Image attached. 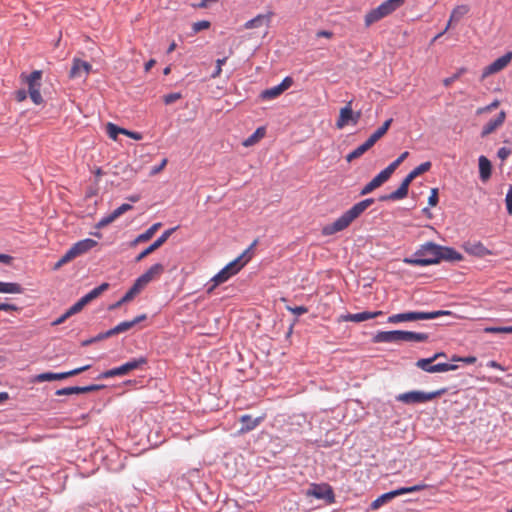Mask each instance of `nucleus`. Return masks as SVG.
I'll return each mask as SVG.
<instances>
[{"instance_id": "obj_1", "label": "nucleus", "mask_w": 512, "mask_h": 512, "mask_svg": "<svg viewBox=\"0 0 512 512\" xmlns=\"http://www.w3.org/2000/svg\"><path fill=\"white\" fill-rule=\"evenodd\" d=\"M374 203L373 198L364 199L355 205H353L349 210L344 212L339 218H337L331 224L325 225L322 228V234L324 236H330L337 232L345 230L350 224L356 220L360 215H362L368 207H370Z\"/></svg>"}, {"instance_id": "obj_2", "label": "nucleus", "mask_w": 512, "mask_h": 512, "mask_svg": "<svg viewBox=\"0 0 512 512\" xmlns=\"http://www.w3.org/2000/svg\"><path fill=\"white\" fill-rule=\"evenodd\" d=\"M257 241L255 240L250 247L245 250L237 259L230 262L226 265L222 270H220L213 278V285L208 288L207 292L211 293L216 286L226 282L230 277L235 275L240 271V269L250 260L251 256L249 255L250 251L256 246Z\"/></svg>"}, {"instance_id": "obj_3", "label": "nucleus", "mask_w": 512, "mask_h": 512, "mask_svg": "<svg viewBox=\"0 0 512 512\" xmlns=\"http://www.w3.org/2000/svg\"><path fill=\"white\" fill-rule=\"evenodd\" d=\"M441 246L433 242H427L410 258H405L404 262L414 266H427L440 262Z\"/></svg>"}, {"instance_id": "obj_4", "label": "nucleus", "mask_w": 512, "mask_h": 512, "mask_svg": "<svg viewBox=\"0 0 512 512\" xmlns=\"http://www.w3.org/2000/svg\"><path fill=\"white\" fill-rule=\"evenodd\" d=\"M403 4L399 0H386L379 6L368 11L364 16L365 27H370L374 23L388 17L399 9Z\"/></svg>"}, {"instance_id": "obj_5", "label": "nucleus", "mask_w": 512, "mask_h": 512, "mask_svg": "<svg viewBox=\"0 0 512 512\" xmlns=\"http://www.w3.org/2000/svg\"><path fill=\"white\" fill-rule=\"evenodd\" d=\"M97 245V241L86 238L74 243L68 251L55 263L54 269L57 270L63 265L71 262L73 259L84 255Z\"/></svg>"}, {"instance_id": "obj_6", "label": "nucleus", "mask_w": 512, "mask_h": 512, "mask_svg": "<svg viewBox=\"0 0 512 512\" xmlns=\"http://www.w3.org/2000/svg\"><path fill=\"white\" fill-rule=\"evenodd\" d=\"M447 392L446 388H441L432 392H424V391H409L405 393H401L396 396V400L407 405L412 404H422L429 401H432Z\"/></svg>"}, {"instance_id": "obj_7", "label": "nucleus", "mask_w": 512, "mask_h": 512, "mask_svg": "<svg viewBox=\"0 0 512 512\" xmlns=\"http://www.w3.org/2000/svg\"><path fill=\"white\" fill-rule=\"evenodd\" d=\"M428 487H429V485H427L425 483H419V484H416L414 486L401 487V488H398L396 490L384 493V494L380 495L378 498H376L371 503L370 508L372 510H377L381 506H383L384 504L390 502L391 500H393L397 496H401V495L408 494V493L422 491V490H424V489H426Z\"/></svg>"}, {"instance_id": "obj_8", "label": "nucleus", "mask_w": 512, "mask_h": 512, "mask_svg": "<svg viewBox=\"0 0 512 512\" xmlns=\"http://www.w3.org/2000/svg\"><path fill=\"white\" fill-rule=\"evenodd\" d=\"M451 315L450 311L438 310L432 312H406L394 314L388 318L389 323H399L405 321L430 320L440 316Z\"/></svg>"}, {"instance_id": "obj_9", "label": "nucleus", "mask_w": 512, "mask_h": 512, "mask_svg": "<svg viewBox=\"0 0 512 512\" xmlns=\"http://www.w3.org/2000/svg\"><path fill=\"white\" fill-rule=\"evenodd\" d=\"M164 270L165 268L161 263L152 265L145 273L135 280L130 288V294H140L151 281L158 279L164 273Z\"/></svg>"}, {"instance_id": "obj_10", "label": "nucleus", "mask_w": 512, "mask_h": 512, "mask_svg": "<svg viewBox=\"0 0 512 512\" xmlns=\"http://www.w3.org/2000/svg\"><path fill=\"white\" fill-rule=\"evenodd\" d=\"M440 354H434L430 358H422L417 360L415 363L416 367L419 369L428 372V373H441L447 372L457 369V365L448 364V363H437L434 362L439 358Z\"/></svg>"}, {"instance_id": "obj_11", "label": "nucleus", "mask_w": 512, "mask_h": 512, "mask_svg": "<svg viewBox=\"0 0 512 512\" xmlns=\"http://www.w3.org/2000/svg\"><path fill=\"white\" fill-rule=\"evenodd\" d=\"M42 72L39 70L33 71L27 77L28 92L31 100L34 104L40 105L43 102V98L40 93Z\"/></svg>"}, {"instance_id": "obj_12", "label": "nucleus", "mask_w": 512, "mask_h": 512, "mask_svg": "<svg viewBox=\"0 0 512 512\" xmlns=\"http://www.w3.org/2000/svg\"><path fill=\"white\" fill-rule=\"evenodd\" d=\"M307 496H312L316 499L325 500L331 504L335 501V495L332 487L329 484H311L310 488L306 492Z\"/></svg>"}, {"instance_id": "obj_13", "label": "nucleus", "mask_w": 512, "mask_h": 512, "mask_svg": "<svg viewBox=\"0 0 512 512\" xmlns=\"http://www.w3.org/2000/svg\"><path fill=\"white\" fill-rule=\"evenodd\" d=\"M89 368H90V365H85V366H82V367H79V368H76V369H73V370H70L67 372H62V373H52V372L41 373L36 376V381L37 382H45V381L63 380L68 377L78 375V374L88 370Z\"/></svg>"}, {"instance_id": "obj_14", "label": "nucleus", "mask_w": 512, "mask_h": 512, "mask_svg": "<svg viewBox=\"0 0 512 512\" xmlns=\"http://www.w3.org/2000/svg\"><path fill=\"white\" fill-rule=\"evenodd\" d=\"M292 84L293 79L291 77H285L279 85L262 91L260 97L262 100H273L279 97L284 91L289 89Z\"/></svg>"}, {"instance_id": "obj_15", "label": "nucleus", "mask_w": 512, "mask_h": 512, "mask_svg": "<svg viewBox=\"0 0 512 512\" xmlns=\"http://www.w3.org/2000/svg\"><path fill=\"white\" fill-rule=\"evenodd\" d=\"M512 61V52H507L503 56L493 61L490 65L485 67L482 73V78H486L489 75L498 73L508 66Z\"/></svg>"}, {"instance_id": "obj_16", "label": "nucleus", "mask_w": 512, "mask_h": 512, "mask_svg": "<svg viewBox=\"0 0 512 512\" xmlns=\"http://www.w3.org/2000/svg\"><path fill=\"white\" fill-rule=\"evenodd\" d=\"M176 229H177V227H174V228H170V229L164 231L163 234L157 240H155L150 246L145 248L141 253H139L136 256V258H135L136 262L142 261L148 255H150L151 253L156 251L158 248H160L168 240V238L172 235V233Z\"/></svg>"}, {"instance_id": "obj_17", "label": "nucleus", "mask_w": 512, "mask_h": 512, "mask_svg": "<svg viewBox=\"0 0 512 512\" xmlns=\"http://www.w3.org/2000/svg\"><path fill=\"white\" fill-rule=\"evenodd\" d=\"M360 118V112L354 114L352 110V102H348V104L340 109L339 117L336 121V127L338 129L344 128L350 121L354 124L358 122Z\"/></svg>"}, {"instance_id": "obj_18", "label": "nucleus", "mask_w": 512, "mask_h": 512, "mask_svg": "<svg viewBox=\"0 0 512 512\" xmlns=\"http://www.w3.org/2000/svg\"><path fill=\"white\" fill-rule=\"evenodd\" d=\"M391 176L392 174L385 168L361 189L360 195L365 196L370 194L388 181Z\"/></svg>"}, {"instance_id": "obj_19", "label": "nucleus", "mask_w": 512, "mask_h": 512, "mask_svg": "<svg viewBox=\"0 0 512 512\" xmlns=\"http://www.w3.org/2000/svg\"><path fill=\"white\" fill-rule=\"evenodd\" d=\"M91 69L92 66L88 62L78 58H74L72 62V67L69 72V77L72 79L81 77L86 78L90 73Z\"/></svg>"}, {"instance_id": "obj_20", "label": "nucleus", "mask_w": 512, "mask_h": 512, "mask_svg": "<svg viewBox=\"0 0 512 512\" xmlns=\"http://www.w3.org/2000/svg\"><path fill=\"white\" fill-rule=\"evenodd\" d=\"M506 119V112L500 111L494 119L488 121L482 128L481 137L485 138L500 128Z\"/></svg>"}, {"instance_id": "obj_21", "label": "nucleus", "mask_w": 512, "mask_h": 512, "mask_svg": "<svg viewBox=\"0 0 512 512\" xmlns=\"http://www.w3.org/2000/svg\"><path fill=\"white\" fill-rule=\"evenodd\" d=\"M463 248L468 254L477 257L492 255V251L485 247V245L480 241L467 242L464 244Z\"/></svg>"}, {"instance_id": "obj_22", "label": "nucleus", "mask_w": 512, "mask_h": 512, "mask_svg": "<svg viewBox=\"0 0 512 512\" xmlns=\"http://www.w3.org/2000/svg\"><path fill=\"white\" fill-rule=\"evenodd\" d=\"M101 387H102L101 385H96V384L89 385V386H84V387H78V386H75V387H65V388H62V389H58L56 391V395L62 396V395H72V394H83V393L97 391Z\"/></svg>"}, {"instance_id": "obj_23", "label": "nucleus", "mask_w": 512, "mask_h": 512, "mask_svg": "<svg viewBox=\"0 0 512 512\" xmlns=\"http://www.w3.org/2000/svg\"><path fill=\"white\" fill-rule=\"evenodd\" d=\"M381 315H383L382 311H375V312L364 311V312L355 313V314H347V315L342 316L341 318L343 321L358 323V322H363V321H366L369 319L376 318Z\"/></svg>"}, {"instance_id": "obj_24", "label": "nucleus", "mask_w": 512, "mask_h": 512, "mask_svg": "<svg viewBox=\"0 0 512 512\" xmlns=\"http://www.w3.org/2000/svg\"><path fill=\"white\" fill-rule=\"evenodd\" d=\"M272 16H273L272 12H269L266 14H258L253 19L247 21L243 27H244V29H254V28H258L262 25H266L268 27L270 25Z\"/></svg>"}, {"instance_id": "obj_25", "label": "nucleus", "mask_w": 512, "mask_h": 512, "mask_svg": "<svg viewBox=\"0 0 512 512\" xmlns=\"http://www.w3.org/2000/svg\"><path fill=\"white\" fill-rule=\"evenodd\" d=\"M374 342H376V343L400 342V330L378 332L374 336Z\"/></svg>"}, {"instance_id": "obj_26", "label": "nucleus", "mask_w": 512, "mask_h": 512, "mask_svg": "<svg viewBox=\"0 0 512 512\" xmlns=\"http://www.w3.org/2000/svg\"><path fill=\"white\" fill-rule=\"evenodd\" d=\"M263 419H264L263 416L257 417V418H252L248 414L242 415L240 417V422L243 424V426L240 429V433H246V432L252 431L263 421Z\"/></svg>"}, {"instance_id": "obj_27", "label": "nucleus", "mask_w": 512, "mask_h": 512, "mask_svg": "<svg viewBox=\"0 0 512 512\" xmlns=\"http://www.w3.org/2000/svg\"><path fill=\"white\" fill-rule=\"evenodd\" d=\"M161 226L162 224L160 222L153 224L145 232L139 234L132 242V245L149 241Z\"/></svg>"}, {"instance_id": "obj_28", "label": "nucleus", "mask_w": 512, "mask_h": 512, "mask_svg": "<svg viewBox=\"0 0 512 512\" xmlns=\"http://www.w3.org/2000/svg\"><path fill=\"white\" fill-rule=\"evenodd\" d=\"M145 319H146V315L142 314L140 316H137L136 318H134L131 321H123V322L119 323L118 325H116L113 328L114 333L116 335V334H119V333L126 332L129 329H131L132 327H134L137 323H139V322H141V321H143Z\"/></svg>"}, {"instance_id": "obj_29", "label": "nucleus", "mask_w": 512, "mask_h": 512, "mask_svg": "<svg viewBox=\"0 0 512 512\" xmlns=\"http://www.w3.org/2000/svg\"><path fill=\"white\" fill-rule=\"evenodd\" d=\"M462 259H463V256L459 252H457L455 249H453L451 247L441 246L440 261L446 260V261L458 262V261H461Z\"/></svg>"}, {"instance_id": "obj_30", "label": "nucleus", "mask_w": 512, "mask_h": 512, "mask_svg": "<svg viewBox=\"0 0 512 512\" xmlns=\"http://www.w3.org/2000/svg\"><path fill=\"white\" fill-rule=\"evenodd\" d=\"M428 339V335L426 333H417L411 331H400V342H424Z\"/></svg>"}, {"instance_id": "obj_31", "label": "nucleus", "mask_w": 512, "mask_h": 512, "mask_svg": "<svg viewBox=\"0 0 512 512\" xmlns=\"http://www.w3.org/2000/svg\"><path fill=\"white\" fill-rule=\"evenodd\" d=\"M393 122V119L392 118H389L388 120H386L382 126H380L376 131H374L370 136L369 138L367 139L368 141H370L373 145H375V143L380 140L388 131L389 127L391 126Z\"/></svg>"}, {"instance_id": "obj_32", "label": "nucleus", "mask_w": 512, "mask_h": 512, "mask_svg": "<svg viewBox=\"0 0 512 512\" xmlns=\"http://www.w3.org/2000/svg\"><path fill=\"white\" fill-rule=\"evenodd\" d=\"M479 174L484 182L491 176V162L485 156L479 157Z\"/></svg>"}, {"instance_id": "obj_33", "label": "nucleus", "mask_w": 512, "mask_h": 512, "mask_svg": "<svg viewBox=\"0 0 512 512\" xmlns=\"http://www.w3.org/2000/svg\"><path fill=\"white\" fill-rule=\"evenodd\" d=\"M374 145L366 140L363 144H361L360 146H358L356 149H354L352 152H350L347 156H346V160L348 162H351L352 160L354 159H357L359 157H361L365 152H367L369 149H371Z\"/></svg>"}, {"instance_id": "obj_34", "label": "nucleus", "mask_w": 512, "mask_h": 512, "mask_svg": "<svg viewBox=\"0 0 512 512\" xmlns=\"http://www.w3.org/2000/svg\"><path fill=\"white\" fill-rule=\"evenodd\" d=\"M408 190L404 186H399V188L388 195H384L380 197L381 201H395L404 199L408 195Z\"/></svg>"}, {"instance_id": "obj_35", "label": "nucleus", "mask_w": 512, "mask_h": 512, "mask_svg": "<svg viewBox=\"0 0 512 512\" xmlns=\"http://www.w3.org/2000/svg\"><path fill=\"white\" fill-rule=\"evenodd\" d=\"M266 134L264 127H259L255 132L243 141V146L250 147L258 143Z\"/></svg>"}, {"instance_id": "obj_36", "label": "nucleus", "mask_w": 512, "mask_h": 512, "mask_svg": "<svg viewBox=\"0 0 512 512\" xmlns=\"http://www.w3.org/2000/svg\"><path fill=\"white\" fill-rule=\"evenodd\" d=\"M22 290L21 285L18 283L0 281V293L19 294Z\"/></svg>"}, {"instance_id": "obj_37", "label": "nucleus", "mask_w": 512, "mask_h": 512, "mask_svg": "<svg viewBox=\"0 0 512 512\" xmlns=\"http://www.w3.org/2000/svg\"><path fill=\"white\" fill-rule=\"evenodd\" d=\"M109 287V284L108 283H102L101 285H99L98 287H95L94 289H92L89 293H87L85 296H83L84 300L87 302V304L89 302H91L92 300L96 299L97 297H99L104 291H106Z\"/></svg>"}, {"instance_id": "obj_38", "label": "nucleus", "mask_w": 512, "mask_h": 512, "mask_svg": "<svg viewBox=\"0 0 512 512\" xmlns=\"http://www.w3.org/2000/svg\"><path fill=\"white\" fill-rule=\"evenodd\" d=\"M128 373L129 372L127 371L126 365L123 364V365H121L119 367H115L113 369H110V370H107V371L103 372L100 375V378L107 379V378H112V377H115V376H123V375H126Z\"/></svg>"}, {"instance_id": "obj_39", "label": "nucleus", "mask_w": 512, "mask_h": 512, "mask_svg": "<svg viewBox=\"0 0 512 512\" xmlns=\"http://www.w3.org/2000/svg\"><path fill=\"white\" fill-rule=\"evenodd\" d=\"M469 12L468 5H458L456 6L450 15V22L459 21L463 16H465Z\"/></svg>"}, {"instance_id": "obj_40", "label": "nucleus", "mask_w": 512, "mask_h": 512, "mask_svg": "<svg viewBox=\"0 0 512 512\" xmlns=\"http://www.w3.org/2000/svg\"><path fill=\"white\" fill-rule=\"evenodd\" d=\"M146 363L147 359L145 357H139L132 359L124 364L126 365L127 371L131 372L133 370L141 368L142 366L146 365Z\"/></svg>"}, {"instance_id": "obj_41", "label": "nucleus", "mask_w": 512, "mask_h": 512, "mask_svg": "<svg viewBox=\"0 0 512 512\" xmlns=\"http://www.w3.org/2000/svg\"><path fill=\"white\" fill-rule=\"evenodd\" d=\"M409 153L407 151L403 152L396 160H394L391 164H389L386 169L393 174L394 171L399 167V165L408 157Z\"/></svg>"}, {"instance_id": "obj_42", "label": "nucleus", "mask_w": 512, "mask_h": 512, "mask_svg": "<svg viewBox=\"0 0 512 512\" xmlns=\"http://www.w3.org/2000/svg\"><path fill=\"white\" fill-rule=\"evenodd\" d=\"M106 131L111 139L116 140L118 134H122L123 128L109 122L106 126Z\"/></svg>"}, {"instance_id": "obj_43", "label": "nucleus", "mask_w": 512, "mask_h": 512, "mask_svg": "<svg viewBox=\"0 0 512 512\" xmlns=\"http://www.w3.org/2000/svg\"><path fill=\"white\" fill-rule=\"evenodd\" d=\"M87 305V302L84 300V298H80L75 304H73L68 310V315L72 316L74 314L79 313L85 306Z\"/></svg>"}, {"instance_id": "obj_44", "label": "nucleus", "mask_w": 512, "mask_h": 512, "mask_svg": "<svg viewBox=\"0 0 512 512\" xmlns=\"http://www.w3.org/2000/svg\"><path fill=\"white\" fill-rule=\"evenodd\" d=\"M137 295H139L138 293H133V294H130V289L125 293V295L118 301L116 302L115 304H113L110 309H115V308H118L120 307L121 305H123L124 303H127V302H130L132 301Z\"/></svg>"}, {"instance_id": "obj_45", "label": "nucleus", "mask_w": 512, "mask_h": 512, "mask_svg": "<svg viewBox=\"0 0 512 512\" xmlns=\"http://www.w3.org/2000/svg\"><path fill=\"white\" fill-rule=\"evenodd\" d=\"M486 333L491 334H499V333H506V334H512V326H505V327H486L484 329Z\"/></svg>"}, {"instance_id": "obj_46", "label": "nucleus", "mask_w": 512, "mask_h": 512, "mask_svg": "<svg viewBox=\"0 0 512 512\" xmlns=\"http://www.w3.org/2000/svg\"><path fill=\"white\" fill-rule=\"evenodd\" d=\"M431 165H432V164H431V162H430V161H426V162H424V163L420 164L419 166H417L416 168H414V169L412 170V172H413V174H414L416 177H418L419 175H421V174H423V173H425V172L429 171V170H430V168H431Z\"/></svg>"}, {"instance_id": "obj_47", "label": "nucleus", "mask_w": 512, "mask_h": 512, "mask_svg": "<svg viewBox=\"0 0 512 512\" xmlns=\"http://www.w3.org/2000/svg\"><path fill=\"white\" fill-rule=\"evenodd\" d=\"M182 98L181 93L175 92L163 96V101L166 105H170Z\"/></svg>"}, {"instance_id": "obj_48", "label": "nucleus", "mask_w": 512, "mask_h": 512, "mask_svg": "<svg viewBox=\"0 0 512 512\" xmlns=\"http://www.w3.org/2000/svg\"><path fill=\"white\" fill-rule=\"evenodd\" d=\"M499 104H500L499 101L495 100V101H493L492 103H490L489 105H487L485 107L478 108L476 113L478 115H480V114H483V113L491 112L492 110L498 108Z\"/></svg>"}, {"instance_id": "obj_49", "label": "nucleus", "mask_w": 512, "mask_h": 512, "mask_svg": "<svg viewBox=\"0 0 512 512\" xmlns=\"http://www.w3.org/2000/svg\"><path fill=\"white\" fill-rule=\"evenodd\" d=\"M132 209V205L124 203L120 205L117 209H115L112 213L114 214V217L118 218L121 215H123L125 212Z\"/></svg>"}, {"instance_id": "obj_50", "label": "nucleus", "mask_w": 512, "mask_h": 512, "mask_svg": "<svg viewBox=\"0 0 512 512\" xmlns=\"http://www.w3.org/2000/svg\"><path fill=\"white\" fill-rule=\"evenodd\" d=\"M228 57H224L222 59H217L216 61V69L212 74V78H217L220 76L222 72V66L226 63Z\"/></svg>"}, {"instance_id": "obj_51", "label": "nucleus", "mask_w": 512, "mask_h": 512, "mask_svg": "<svg viewBox=\"0 0 512 512\" xmlns=\"http://www.w3.org/2000/svg\"><path fill=\"white\" fill-rule=\"evenodd\" d=\"M209 27H210V22L209 21H206V20L198 21V22L193 24V31L195 33H197V32H200L202 30L208 29Z\"/></svg>"}, {"instance_id": "obj_52", "label": "nucleus", "mask_w": 512, "mask_h": 512, "mask_svg": "<svg viewBox=\"0 0 512 512\" xmlns=\"http://www.w3.org/2000/svg\"><path fill=\"white\" fill-rule=\"evenodd\" d=\"M116 219H117V218H116V217H114V214H113V213H111V214H109L108 216L103 217V218L98 222L97 227H98V228H103V227H105V226L109 225L110 223H112L113 221H115Z\"/></svg>"}, {"instance_id": "obj_53", "label": "nucleus", "mask_w": 512, "mask_h": 512, "mask_svg": "<svg viewBox=\"0 0 512 512\" xmlns=\"http://www.w3.org/2000/svg\"><path fill=\"white\" fill-rule=\"evenodd\" d=\"M507 212L509 215H512V185L509 186V189L505 198Z\"/></svg>"}, {"instance_id": "obj_54", "label": "nucleus", "mask_w": 512, "mask_h": 512, "mask_svg": "<svg viewBox=\"0 0 512 512\" xmlns=\"http://www.w3.org/2000/svg\"><path fill=\"white\" fill-rule=\"evenodd\" d=\"M438 200H439V198H438V189L437 188H433L431 190V194H430V196L428 198V203H429L430 206L434 207V206L437 205Z\"/></svg>"}, {"instance_id": "obj_55", "label": "nucleus", "mask_w": 512, "mask_h": 512, "mask_svg": "<svg viewBox=\"0 0 512 512\" xmlns=\"http://www.w3.org/2000/svg\"><path fill=\"white\" fill-rule=\"evenodd\" d=\"M287 309L297 316L308 312V308L305 306L287 307Z\"/></svg>"}, {"instance_id": "obj_56", "label": "nucleus", "mask_w": 512, "mask_h": 512, "mask_svg": "<svg viewBox=\"0 0 512 512\" xmlns=\"http://www.w3.org/2000/svg\"><path fill=\"white\" fill-rule=\"evenodd\" d=\"M452 360L456 361V362H463V363H466V364H473V363L476 362V357H474V356L453 357Z\"/></svg>"}, {"instance_id": "obj_57", "label": "nucleus", "mask_w": 512, "mask_h": 512, "mask_svg": "<svg viewBox=\"0 0 512 512\" xmlns=\"http://www.w3.org/2000/svg\"><path fill=\"white\" fill-rule=\"evenodd\" d=\"M510 153H511V151H510V149H509V148L502 147V148H500V149L498 150L497 155H498V157H499L502 161H504V160H506V159L509 157Z\"/></svg>"}, {"instance_id": "obj_58", "label": "nucleus", "mask_w": 512, "mask_h": 512, "mask_svg": "<svg viewBox=\"0 0 512 512\" xmlns=\"http://www.w3.org/2000/svg\"><path fill=\"white\" fill-rule=\"evenodd\" d=\"M416 178V176L413 174V172L411 171L402 181V183L400 184L401 186H404L406 187L407 189H409V186L411 184V182Z\"/></svg>"}, {"instance_id": "obj_59", "label": "nucleus", "mask_w": 512, "mask_h": 512, "mask_svg": "<svg viewBox=\"0 0 512 512\" xmlns=\"http://www.w3.org/2000/svg\"><path fill=\"white\" fill-rule=\"evenodd\" d=\"M416 178V176L413 174V172L411 171L402 181V183L400 184L401 186H404L406 187L407 189H409V186L411 184V182Z\"/></svg>"}, {"instance_id": "obj_60", "label": "nucleus", "mask_w": 512, "mask_h": 512, "mask_svg": "<svg viewBox=\"0 0 512 512\" xmlns=\"http://www.w3.org/2000/svg\"><path fill=\"white\" fill-rule=\"evenodd\" d=\"M416 178V176L413 174V172L411 171L402 181V183L400 184L401 186H404L406 187L407 189H409V186L411 184V182Z\"/></svg>"}, {"instance_id": "obj_61", "label": "nucleus", "mask_w": 512, "mask_h": 512, "mask_svg": "<svg viewBox=\"0 0 512 512\" xmlns=\"http://www.w3.org/2000/svg\"><path fill=\"white\" fill-rule=\"evenodd\" d=\"M416 178V176L413 174V172L411 171L402 181V183L400 184L401 186H404L406 187L407 189H409V186L411 184V182Z\"/></svg>"}, {"instance_id": "obj_62", "label": "nucleus", "mask_w": 512, "mask_h": 512, "mask_svg": "<svg viewBox=\"0 0 512 512\" xmlns=\"http://www.w3.org/2000/svg\"><path fill=\"white\" fill-rule=\"evenodd\" d=\"M122 134L123 135H126L134 140H141L142 139V135L138 132H133V131H129L127 129H124L123 128V131H122Z\"/></svg>"}, {"instance_id": "obj_63", "label": "nucleus", "mask_w": 512, "mask_h": 512, "mask_svg": "<svg viewBox=\"0 0 512 512\" xmlns=\"http://www.w3.org/2000/svg\"><path fill=\"white\" fill-rule=\"evenodd\" d=\"M113 335H115V333H114V330H113V328H112V329H110V330H108V331H106V332H103V333L98 334V335L94 338V340H93V341L103 340V339L109 338V337H111V336H113Z\"/></svg>"}, {"instance_id": "obj_64", "label": "nucleus", "mask_w": 512, "mask_h": 512, "mask_svg": "<svg viewBox=\"0 0 512 512\" xmlns=\"http://www.w3.org/2000/svg\"><path fill=\"white\" fill-rule=\"evenodd\" d=\"M69 317H71V316L68 315V312L66 311L63 315H61L59 318H57L55 321H53L52 325L58 326V325L64 323Z\"/></svg>"}]
</instances>
